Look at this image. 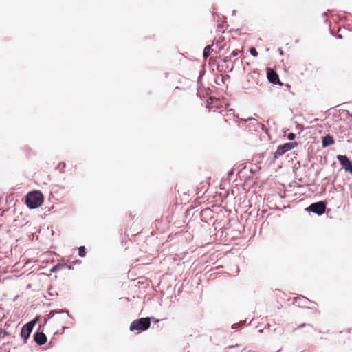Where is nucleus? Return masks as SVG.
<instances>
[{
    "label": "nucleus",
    "instance_id": "2",
    "mask_svg": "<svg viewBox=\"0 0 352 352\" xmlns=\"http://www.w3.org/2000/svg\"><path fill=\"white\" fill-rule=\"evenodd\" d=\"M151 326L150 318H141L133 320L130 325V330L131 331H144L149 329Z\"/></svg>",
    "mask_w": 352,
    "mask_h": 352
},
{
    "label": "nucleus",
    "instance_id": "18",
    "mask_svg": "<svg viewBox=\"0 0 352 352\" xmlns=\"http://www.w3.org/2000/svg\"><path fill=\"white\" fill-rule=\"evenodd\" d=\"M278 51L280 55L283 56L284 54V52L281 48H278Z\"/></svg>",
    "mask_w": 352,
    "mask_h": 352
},
{
    "label": "nucleus",
    "instance_id": "11",
    "mask_svg": "<svg viewBox=\"0 0 352 352\" xmlns=\"http://www.w3.org/2000/svg\"><path fill=\"white\" fill-rule=\"evenodd\" d=\"M58 312H56L55 311H52L50 312V314L47 315V318L45 319V324H46L47 322V320L52 318Z\"/></svg>",
    "mask_w": 352,
    "mask_h": 352
},
{
    "label": "nucleus",
    "instance_id": "15",
    "mask_svg": "<svg viewBox=\"0 0 352 352\" xmlns=\"http://www.w3.org/2000/svg\"><path fill=\"white\" fill-rule=\"evenodd\" d=\"M241 52V51L240 50L236 49V50H234L232 51L231 55H232V56L234 57V56H238Z\"/></svg>",
    "mask_w": 352,
    "mask_h": 352
},
{
    "label": "nucleus",
    "instance_id": "17",
    "mask_svg": "<svg viewBox=\"0 0 352 352\" xmlns=\"http://www.w3.org/2000/svg\"><path fill=\"white\" fill-rule=\"evenodd\" d=\"M61 319L57 318L56 322H59V326H60L63 329H64L65 327L64 326V324L60 322Z\"/></svg>",
    "mask_w": 352,
    "mask_h": 352
},
{
    "label": "nucleus",
    "instance_id": "6",
    "mask_svg": "<svg viewBox=\"0 0 352 352\" xmlns=\"http://www.w3.org/2000/svg\"><path fill=\"white\" fill-rule=\"evenodd\" d=\"M337 159L345 171L352 173V163L346 155H338Z\"/></svg>",
    "mask_w": 352,
    "mask_h": 352
},
{
    "label": "nucleus",
    "instance_id": "5",
    "mask_svg": "<svg viewBox=\"0 0 352 352\" xmlns=\"http://www.w3.org/2000/svg\"><path fill=\"white\" fill-rule=\"evenodd\" d=\"M39 317H36L32 322L25 324L21 329V336L24 340H26L32 330L33 326L38 321Z\"/></svg>",
    "mask_w": 352,
    "mask_h": 352
},
{
    "label": "nucleus",
    "instance_id": "13",
    "mask_svg": "<svg viewBox=\"0 0 352 352\" xmlns=\"http://www.w3.org/2000/svg\"><path fill=\"white\" fill-rule=\"evenodd\" d=\"M10 333L5 329L0 328V338H4L7 336H10Z\"/></svg>",
    "mask_w": 352,
    "mask_h": 352
},
{
    "label": "nucleus",
    "instance_id": "4",
    "mask_svg": "<svg viewBox=\"0 0 352 352\" xmlns=\"http://www.w3.org/2000/svg\"><path fill=\"white\" fill-rule=\"evenodd\" d=\"M326 204L323 201H318L311 204L307 210H309L318 215H322L325 212Z\"/></svg>",
    "mask_w": 352,
    "mask_h": 352
},
{
    "label": "nucleus",
    "instance_id": "10",
    "mask_svg": "<svg viewBox=\"0 0 352 352\" xmlns=\"http://www.w3.org/2000/svg\"><path fill=\"white\" fill-rule=\"evenodd\" d=\"M212 51H213V49L212 48L211 45H207L206 47H205V48L204 50V58L206 59L210 55V54L212 52Z\"/></svg>",
    "mask_w": 352,
    "mask_h": 352
},
{
    "label": "nucleus",
    "instance_id": "8",
    "mask_svg": "<svg viewBox=\"0 0 352 352\" xmlns=\"http://www.w3.org/2000/svg\"><path fill=\"white\" fill-rule=\"evenodd\" d=\"M34 340L38 345H43L47 342V337L45 333L38 332L34 335Z\"/></svg>",
    "mask_w": 352,
    "mask_h": 352
},
{
    "label": "nucleus",
    "instance_id": "1",
    "mask_svg": "<svg viewBox=\"0 0 352 352\" xmlns=\"http://www.w3.org/2000/svg\"><path fill=\"white\" fill-rule=\"evenodd\" d=\"M43 202V195L38 190H34L28 193L25 197V204L31 209L37 208Z\"/></svg>",
    "mask_w": 352,
    "mask_h": 352
},
{
    "label": "nucleus",
    "instance_id": "19",
    "mask_svg": "<svg viewBox=\"0 0 352 352\" xmlns=\"http://www.w3.org/2000/svg\"><path fill=\"white\" fill-rule=\"evenodd\" d=\"M237 325H238V324H234L232 326V329H235V328H236V327H237Z\"/></svg>",
    "mask_w": 352,
    "mask_h": 352
},
{
    "label": "nucleus",
    "instance_id": "3",
    "mask_svg": "<svg viewBox=\"0 0 352 352\" xmlns=\"http://www.w3.org/2000/svg\"><path fill=\"white\" fill-rule=\"evenodd\" d=\"M297 142H289L278 146L277 150L274 153L273 160H276L280 156L283 155L286 152L293 149L294 148L297 146Z\"/></svg>",
    "mask_w": 352,
    "mask_h": 352
},
{
    "label": "nucleus",
    "instance_id": "14",
    "mask_svg": "<svg viewBox=\"0 0 352 352\" xmlns=\"http://www.w3.org/2000/svg\"><path fill=\"white\" fill-rule=\"evenodd\" d=\"M250 52L252 56H253L254 57H256L258 56V52L256 51V50L254 48V47H251L250 49Z\"/></svg>",
    "mask_w": 352,
    "mask_h": 352
},
{
    "label": "nucleus",
    "instance_id": "16",
    "mask_svg": "<svg viewBox=\"0 0 352 352\" xmlns=\"http://www.w3.org/2000/svg\"><path fill=\"white\" fill-rule=\"evenodd\" d=\"M295 137H296V135H295L294 133H290L288 135V137H287V138H288V139H289V140H294Z\"/></svg>",
    "mask_w": 352,
    "mask_h": 352
},
{
    "label": "nucleus",
    "instance_id": "7",
    "mask_svg": "<svg viewBox=\"0 0 352 352\" xmlns=\"http://www.w3.org/2000/svg\"><path fill=\"white\" fill-rule=\"evenodd\" d=\"M267 77L268 80L274 85H283V83L280 82L278 75L276 71L271 68H268L267 69Z\"/></svg>",
    "mask_w": 352,
    "mask_h": 352
},
{
    "label": "nucleus",
    "instance_id": "12",
    "mask_svg": "<svg viewBox=\"0 0 352 352\" xmlns=\"http://www.w3.org/2000/svg\"><path fill=\"white\" fill-rule=\"evenodd\" d=\"M86 254V252H85V248L84 246H80L79 248H78V255L80 256V257H84Z\"/></svg>",
    "mask_w": 352,
    "mask_h": 352
},
{
    "label": "nucleus",
    "instance_id": "9",
    "mask_svg": "<svg viewBox=\"0 0 352 352\" xmlns=\"http://www.w3.org/2000/svg\"><path fill=\"white\" fill-rule=\"evenodd\" d=\"M334 142H335L333 138L329 135H327L325 137L322 138V144L323 147H327L333 145Z\"/></svg>",
    "mask_w": 352,
    "mask_h": 352
}]
</instances>
